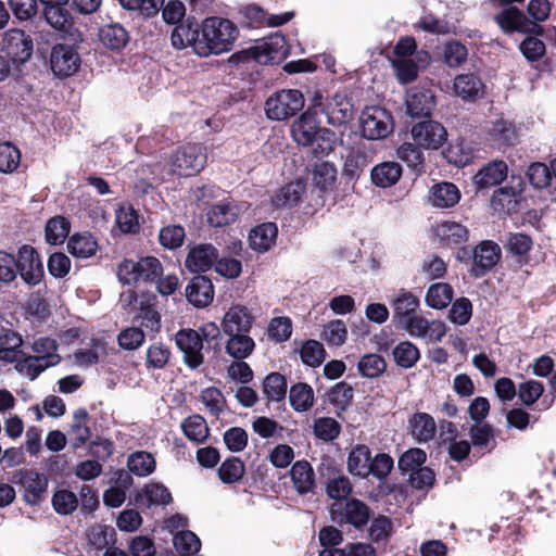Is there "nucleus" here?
Wrapping results in <instances>:
<instances>
[{"label":"nucleus","instance_id":"obj_1","mask_svg":"<svg viewBox=\"0 0 556 556\" xmlns=\"http://www.w3.org/2000/svg\"><path fill=\"white\" fill-rule=\"evenodd\" d=\"M238 36L239 29L230 20L219 16L206 17L200 24V41L195 45V54L205 58L228 52Z\"/></svg>","mask_w":556,"mask_h":556},{"label":"nucleus","instance_id":"obj_2","mask_svg":"<svg viewBox=\"0 0 556 556\" xmlns=\"http://www.w3.org/2000/svg\"><path fill=\"white\" fill-rule=\"evenodd\" d=\"M163 275V265L155 256L140 257L138 261L124 258L117 267V277L123 285L140 281L153 283Z\"/></svg>","mask_w":556,"mask_h":556},{"label":"nucleus","instance_id":"obj_3","mask_svg":"<svg viewBox=\"0 0 556 556\" xmlns=\"http://www.w3.org/2000/svg\"><path fill=\"white\" fill-rule=\"evenodd\" d=\"M313 104L319 102L317 111L326 116L327 124L339 127L348 124L354 118L355 108L353 100L344 92H336L331 97H326L320 92H315L311 100Z\"/></svg>","mask_w":556,"mask_h":556},{"label":"nucleus","instance_id":"obj_4","mask_svg":"<svg viewBox=\"0 0 556 556\" xmlns=\"http://www.w3.org/2000/svg\"><path fill=\"white\" fill-rule=\"evenodd\" d=\"M330 519L343 528L353 527L363 530L369 522L371 510L362 500L351 497L341 502H333L329 507Z\"/></svg>","mask_w":556,"mask_h":556},{"label":"nucleus","instance_id":"obj_5","mask_svg":"<svg viewBox=\"0 0 556 556\" xmlns=\"http://www.w3.org/2000/svg\"><path fill=\"white\" fill-rule=\"evenodd\" d=\"M11 482L20 488L27 505L39 506L48 497L49 478L35 469L21 468L14 471Z\"/></svg>","mask_w":556,"mask_h":556},{"label":"nucleus","instance_id":"obj_6","mask_svg":"<svg viewBox=\"0 0 556 556\" xmlns=\"http://www.w3.org/2000/svg\"><path fill=\"white\" fill-rule=\"evenodd\" d=\"M304 96L298 89H281L265 102L266 116L273 121H285L295 116L304 108Z\"/></svg>","mask_w":556,"mask_h":556},{"label":"nucleus","instance_id":"obj_7","mask_svg":"<svg viewBox=\"0 0 556 556\" xmlns=\"http://www.w3.org/2000/svg\"><path fill=\"white\" fill-rule=\"evenodd\" d=\"M525 190V179L520 175H511L505 186L494 190L490 200L491 207L500 214H516Z\"/></svg>","mask_w":556,"mask_h":556},{"label":"nucleus","instance_id":"obj_8","mask_svg":"<svg viewBox=\"0 0 556 556\" xmlns=\"http://www.w3.org/2000/svg\"><path fill=\"white\" fill-rule=\"evenodd\" d=\"M393 116L384 108L378 105L366 106L362 112L361 127L366 139H383L393 131Z\"/></svg>","mask_w":556,"mask_h":556},{"label":"nucleus","instance_id":"obj_9","mask_svg":"<svg viewBox=\"0 0 556 556\" xmlns=\"http://www.w3.org/2000/svg\"><path fill=\"white\" fill-rule=\"evenodd\" d=\"M206 161V149L200 143L181 146L172 157L174 172L185 177L200 173L205 167Z\"/></svg>","mask_w":556,"mask_h":556},{"label":"nucleus","instance_id":"obj_10","mask_svg":"<svg viewBox=\"0 0 556 556\" xmlns=\"http://www.w3.org/2000/svg\"><path fill=\"white\" fill-rule=\"evenodd\" d=\"M1 51L14 65L24 64L33 55V38L22 29H9L4 33Z\"/></svg>","mask_w":556,"mask_h":556},{"label":"nucleus","instance_id":"obj_11","mask_svg":"<svg viewBox=\"0 0 556 556\" xmlns=\"http://www.w3.org/2000/svg\"><path fill=\"white\" fill-rule=\"evenodd\" d=\"M413 140L426 150H439L447 141V130L431 117L422 118L412 126Z\"/></svg>","mask_w":556,"mask_h":556},{"label":"nucleus","instance_id":"obj_12","mask_svg":"<svg viewBox=\"0 0 556 556\" xmlns=\"http://www.w3.org/2000/svg\"><path fill=\"white\" fill-rule=\"evenodd\" d=\"M205 331V329H202ZM210 333L203 332L201 336L197 330L191 328L180 329L176 336V345L184 354L185 364L191 368L197 369L204 363L202 354L203 339L208 338Z\"/></svg>","mask_w":556,"mask_h":556},{"label":"nucleus","instance_id":"obj_13","mask_svg":"<svg viewBox=\"0 0 556 556\" xmlns=\"http://www.w3.org/2000/svg\"><path fill=\"white\" fill-rule=\"evenodd\" d=\"M15 258L17 273L26 285L34 287L42 281L45 277L43 264L34 247L23 244L18 248Z\"/></svg>","mask_w":556,"mask_h":556},{"label":"nucleus","instance_id":"obj_14","mask_svg":"<svg viewBox=\"0 0 556 556\" xmlns=\"http://www.w3.org/2000/svg\"><path fill=\"white\" fill-rule=\"evenodd\" d=\"M80 55L74 46L66 43L55 45L50 54V66L58 77H70L80 67Z\"/></svg>","mask_w":556,"mask_h":556},{"label":"nucleus","instance_id":"obj_15","mask_svg":"<svg viewBox=\"0 0 556 556\" xmlns=\"http://www.w3.org/2000/svg\"><path fill=\"white\" fill-rule=\"evenodd\" d=\"M406 113L413 118H428L437 106V98L431 88L415 86L407 91Z\"/></svg>","mask_w":556,"mask_h":556},{"label":"nucleus","instance_id":"obj_16","mask_svg":"<svg viewBox=\"0 0 556 556\" xmlns=\"http://www.w3.org/2000/svg\"><path fill=\"white\" fill-rule=\"evenodd\" d=\"M502 251L500 245L491 240L481 241L473 249V262L469 274L481 278L491 271L500 262Z\"/></svg>","mask_w":556,"mask_h":556},{"label":"nucleus","instance_id":"obj_17","mask_svg":"<svg viewBox=\"0 0 556 556\" xmlns=\"http://www.w3.org/2000/svg\"><path fill=\"white\" fill-rule=\"evenodd\" d=\"M317 105H319V102L313 104L311 101L306 111H304L292 124V137L294 141L301 146L306 147L313 144L317 134H319V130L321 129L319 128L320 122L317 118L319 114Z\"/></svg>","mask_w":556,"mask_h":556},{"label":"nucleus","instance_id":"obj_18","mask_svg":"<svg viewBox=\"0 0 556 556\" xmlns=\"http://www.w3.org/2000/svg\"><path fill=\"white\" fill-rule=\"evenodd\" d=\"M254 323L252 309L242 304H233L222 319V333H250Z\"/></svg>","mask_w":556,"mask_h":556},{"label":"nucleus","instance_id":"obj_19","mask_svg":"<svg viewBox=\"0 0 556 556\" xmlns=\"http://www.w3.org/2000/svg\"><path fill=\"white\" fill-rule=\"evenodd\" d=\"M157 296L152 292H141L139 305L135 307L134 321L151 332L161 330V314L157 311Z\"/></svg>","mask_w":556,"mask_h":556},{"label":"nucleus","instance_id":"obj_20","mask_svg":"<svg viewBox=\"0 0 556 556\" xmlns=\"http://www.w3.org/2000/svg\"><path fill=\"white\" fill-rule=\"evenodd\" d=\"M453 91L464 102L476 103L485 97L486 86L479 75L464 73L455 76Z\"/></svg>","mask_w":556,"mask_h":556},{"label":"nucleus","instance_id":"obj_21","mask_svg":"<svg viewBox=\"0 0 556 556\" xmlns=\"http://www.w3.org/2000/svg\"><path fill=\"white\" fill-rule=\"evenodd\" d=\"M219 256L218 250L212 243H200L191 247L187 254L185 266L191 273L210 270Z\"/></svg>","mask_w":556,"mask_h":556},{"label":"nucleus","instance_id":"obj_22","mask_svg":"<svg viewBox=\"0 0 556 556\" xmlns=\"http://www.w3.org/2000/svg\"><path fill=\"white\" fill-rule=\"evenodd\" d=\"M508 176V165L503 160H493L484 164L473 176L478 190L500 186Z\"/></svg>","mask_w":556,"mask_h":556},{"label":"nucleus","instance_id":"obj_23","mask_svg":"<svg viewBox=\"0 0 556 556\" xmlns=\"http://www.w3.org/2000/svg\"><path fill=\"white\" fill-rule=\"evenodd\" d=\"M186 298L195 307L208 306L214 299L212 280L204 275H195L186 287Z\"/></svg>","mask_w":556,"mask_h":556},{"label":"nucleus","instance_id":"obj_24","mask_svg":"<svg viewBox=\"0 0 556 556\" xmlns=\"http://www.w3.org/2000/svg\"><path fill=\"white\" fill-rule=\"evenodd\" d=\"M43 5V14L47 22L55 29L70 31L74 25V18L66 4L70 0H39Z\"/></svg>","mask_w":556,"mask_h":556},{"label":"nucleus","instance_id":"obj_25","mask_svg":"<svg viewBox=\"0 0 556 556\" xmlns=\"http://www.w3.org/2000/svg\"><path fill=\"white\" fill-rule=\"evenodd\" d=\"M507 254L516 260L519 266L529 264L533 239L523 232H508L503 242Z\"/></svg>","mask_w":556,"mask_h":556},{"label":"nucleus","instance_id":"obj_26","mask_svg":"<svg viewBox=\"0 0 556 556\" xmlns=\"http://www.w3.org/2000/svg\"><path fill=\"white\" fill-rule=\"evenodd\" d=\"M200 41V24L194 18L176 25L170 34V42L175 49L191 47L195 52V45Z\"/></svg>","mask_w":556,"mask_h":556},{"label":"nucleus","instance_id":"obj_27","mask_svg":"<svg viewBox=\"0 0 556 556\" xmlns=\"http://www.w3.org/2000/svg\"><path fill=\"white\" fill-rule=\"evenodd\" d=\"M434 235L444 247L456 248L467 242L468 229L456 222H441L434 227Z\"/></svg>","mask_w":556,"mask_h":556},{"label":"nucleus","instance_id":"obj_28","mask_svg":"<svg viewBox=\"0 0 556 556\" xmlns=\"http://www.w3.org/2000/svg\"><path fill=\"white\" fill-rule=\"evenodd\" d=\"M290 478L300 495H306L315 489V471L306 459L298 460L291 466Z\"/></svg>","mask_w":556,"mask_h":556},{"label":"nucleus","instance_id":"obj_29","mask_svg":"<svg viewBox=\"0 0 556 556\" xmlns=\"http://www.w3.org/2000/svg\"><path fill=\"white\" fill-rule=\"evenodd\" d=\"M494 22L504 34H522L528 16L517 7H508L494 15Z\"/></svg>","mask_w":556,"mask_h":556},{"label":"nucleus","instance_id":"obj_30","mask_svg":"<svg viewBox=\"0 0 556 556\" xmlns=\"http://www.w3.org/2000/svg\"><path fill=\"white\" fill-rule=\"evenodd\" d=\"M470 444L481 455L493 452L497 445L494 428L491 424H475L469 428Z\"/></svg>","mask_w":556,"mask_h":556},{"label":"nucleus","instance_id":"obj_31","mask_svg":"<svg viewBox=\"0 0 556 556\" xmlns=\"http://www.w3.org/2000/svg\"><path fill=\"white\" fill-rule=\"evenodd\" d=\"M277 236L278 228L275 223H263L250 231V247L260 253L267 252L275 245Z\"/></svg>","mask_w":556,"mask_h":556},{"label":"nucleus","instance_id":"obj_32","mask_svg":"<svg viewBox=\"0 0 556 556\" xmlns=\"http://www.w3.org/2000/svg\"><path fill=\"white\" fill-rule=\"evenodd\" d=\"M408 429L417 442L427 443L434 438L437 426L430 414L418 412L408 418Z\"/></svg>","mask_w":556,"mask_h":556},{"label":"nucleus","instance_id":"obj_33","mask_svg":"<svg viewBox=\"0 0 556 556\" xmlns=\"http://www.w3.org/2000/svg\"><path fill=\"white\" fill-rule=\"evenodd\" d=\"M403 168L400 163L387 161L377 164L370 170L371 182L380 188L394 186L402 177Z\"/></svg>","mask_w":556,"mask_h":556},{"label":"nucleus","instance_id":"obj_34","mask_svg":"<svg viewBox=\"0 0 556 556\" xmlns=\"http://www.w3.org/2000/svg\"><path fill=\"white\" fill-rule=\"evenodd\" d=\"M429 199L435 207L450 208L459 202L460 191L455 184L442 181L431 187Z\"/></svg>","mask_w":556,"mask_h":556},{"label":"nucleus","instance_id":"obj_35","mask_svg":"<svg viewBox=\"0 0 556 556\" xmlns=\"http://www.w3.org/2000/svg\"><path fill=\"white\" fill-rule=\"evenodd\" d=\"M172 501L169 490L162 483L147 484L135 496L136 504L146 508H150L152 505H168Z\"/></svg>","mask_w":556,"mask_h":556},{"label":"nucleus","instance_id":"obj_36","mask_svg":"<svg viewBox=\"0 0 556 556\" xmlns=\"http://www.w3.org/2000/svg\"><path fill=\"white\" fill-rule=\"evenodd\" d=\"M227 336L225 352L236 361L248 358L255 350V341L250 333H224Z\"/></svg>","mask_w":556,"mask_h":556},{"label":"nucleus","instance_id":"obj_37","mask_svg":"<svg viewBox=\"0 0 556 556\" xmlns=\"http://www.w3.org/2000/svg\"><path fill=\"white\" fill-rule=\"evenodd\" d=\"M371 451L366 444H356L352 447L348 456V471L359 478L370 476Z\"/></svg>","mask_w":556,"mask_h":556},{"label":"nucleus","instance_id":"obj_38","mask_svg":"<svg viewBox=\"0 0 556 556\" xmlns=\"http://www.w3.org/2000/svg\"><path fill=\"white\" fill-rule=\"evenodd\" d=\"M58 343L49 337H41L34 341L31 350L36 355H24L25 362H46L52 366H56L61 362V356L56 353Z\"/></svg>","mask_w":556,"mask_h":556},{"label":"nucleus","instance_id":"obj_39","mask_svg":"<svg viewBox=\"0 0 556 556\" xmlns=\"http://www.w3.org/2000/svg\"><path fill=\"white\" fill-rule=\"evenodd\" d=\"M490 137L498 148H506L513 147L518 142L519 132L513 121L500 117L492 123Z\"/></svg>","mask_w":556,"mask_h":556},{"label":"nucleus","instance_id":"obj_40","mask_svg":"<svg viewBox=\"0 0 556 556\" xmlns=\"http://www.w3.org/2000/svg\"><path fill=\"white\" fill-rule=\"evenodd\" d=\"M420 301L415 294L405 289H401L391 302V306L393 308V323L395 326L403 319L417 313Z\"/></svg>","mask_w":556,"mask_h":556},{"label":"nucleus","instance_id":"obj_41","mask_svg":"<svg viewBox=\"0 0 556 556\" xmlns=\"http://www.w3.org/2000/svg\"><path fill=\"white\" fill-rule=\"evenodd\" d=\"M98 250V242L90 232H76L68 238L67 251L75 257L88 258Z\"/></svg>","mask_w":556,"mask_h":556},{"label":"nucleus","instance_id":"obj_42","mask_svg":"<svg viewBox=\"0 0 556 556\" xmlns=\"http://www.w3.org/2000/svg\"><path fill=\"white\" fill-rule=\"evenodd\" d=\"M286 40L283 36L271 37L269 41L256 46L258 64H278L286 58Z\"/></svg>","mask_w":556,"mask_h":556},{"label":"nucleus","instance_id":"obj_43","mask_svg":"<svg viewBox=\"0 0 556 556\" xmlns=\"http://www.w3.org/2000/svg\"><path fill=\"white\" fill-rule=\"evenodd\" d=\"M262 390L268 403L283 402L288 390L287 379L280 372L273 371L263 379Z\"/></svg>","mask_w":556,"mask_h":556},{"label":"nucleus","instance_id":"obj_44","mask_svg":"<svg viewBox=\"0 0 556 556\" xmlns=\"http://www.w3.org/2000/svg\"><path fill=\"white\" fill-rule=\"evenodd\" d=\"M99 38L111 50H121L129 41L128 31L118 23L102 26L99 30Z\"/></svg>","mask_w":556,"mask_h":556},{"label":"nucleus","instance_id":"obj_45","mask_svg":"<svg viewBox=\"0 0 556 556\" xmlns=\"http://www.w3.org/2000/svg\"><path fill=\"white\" fill-rule=\"evenodd\" d=\"M71 231V222L67 217L56 215L48 219L45 227L46 241L51 245L62 244Z\"/></svg>","mask_w":556,"mask_h":556},{"label":"nucleus","instance_id":"obj_46","mask_svg":"<svg viewBox=\"0 0 556 556\" xmlns=\"http://www.w3.org/2000/svg\"><path fill=\"white\" fill-rule=\"evenodd\" d=\"M328 401L336 407V415L341 417L350 407L354 397L352 386L345 381L336 383L327 393Z\"/></svg>","mask_w":556,"mask_h":556},{"label":"nucleus","instance_id":"obj_47","mask_svg":"<svg viewBox=\"0 0 556 556\" xmlns=\"http://www.w3.org/2000/svg\"><path fill=\"white\" fill-rule=\"evenodd\" d=\"M422 147L414 142H403L396 150L399 159L407 164L416 174L425 172Z\"/></svg>","mask_w":556,"mask_h":556},{"label":"nucleus","instance_id":"obj_48","mask_svg":"<svg viewBox=\"0 0 556 556\" xmlns=\"http://www.w3.org/2000/svg\"><path fill=\"white\" fill-rule=\"evenodd\" d=\"M289 402L299 413L307 412L314 404V390L305 382H298L290 388Z\"/></svg>","mask_w":556,"mask_h":556},{"label":"nucleus","instance_id":"obj_49","mask_svg":"<svg viewBox=\"0 0 556 556\" xmlns=\"http://www.w3.org/2000/svg\"><path fill=\"white\" fill-rule=\"evenodd\" d=\"M106 355V342L102 338H92L90 349H79L74 353L77 364L85 367L98 364Z\"/></svg>","mask_w":556,"mask_h":556},{"label":"nucleus","instance_id":"obj_50","mask_svg":"<svg viewBox=\"0 0 556 556\" xmlns=\"http://www.w3.org/2000/svg\"><path fill=\"white\" fill-rule=\"evenodd\" d=\"M453 295L454 291L450 283L437 282L428 288L425 301L434 309H443L452 302Z\"/></svg>","mask_w":556,"mask_h":556},{"label":"nucleus","instance_id":"obj_51","mask_svg":"<svg viewBox=\"0 0 556 556\" xmlns=\"http://www.w3.org/2000/svg\"><path fill=\"white\" fill-rule=\"evenodd\" d=\"M304 189L305 186L299 180L287 184L274 195V206L282 208L296 205L302 198Z\"/></svg>","mask_w":556,"mask_h":556},{"label":"nucleus","instance_id":"obj_52","mask_svg":"<svg viewBox=\"0 0 556 556\" xmlns=\"http://www.w3.org/2000/svg\"><path fill=\"white\" fill-rule=\"evenodd\" d=\"M89 414L86 408L80 407L73 414V424L71 425V433L74 434V447H80L87 443L91 437V429L87 421Z\"/></svg>","mask_w":556,"mask_h":556},{"label":"nucleus","instance_id":"obj_53","mask_svg":"<svg viewBox=\"0 0 556 556\" xmlns=\"http://www.w3.org/2000/svg\"><path fill=\"white\" fill-rule=\"evenodd\" d=\"M312 180L321 191L332 188L337 180V168L330 162H316L312 170Z\"/></svg>","mask_w":556,"mask_h":556},{"label":"nucleus","instance_id":"obj_54","mask_svg":"<svg viewBox=\"0 0 556 556\" xmlns=\"http://www.w3.org/2000/svg\"><path fill=\"white\" fill-rule=\"evenodd\" d=\"M368 165V156L362 150H351L344 160L342 175L348 180H356Z\"/></svg>","mask_w":556,"mask_h":556},{"label":"nucleus","instance_id":"obj_55","mask_svg":"<svg viewBox=\"0 0 556 556\" xmlns=\"http://www.w3.org/2000/svg\"><path fill=\"white\" fill-rule=\"evenodd\" d=\"M155 459L153 455L146 451H137L128 456V470L138 476L147 477L155 470Z\"/></svg>","mask_w":556,"mask_h":556},{"label":"nucleus","instance_id":"obj_56","mask_svg":"<svg viewBox=\"0 0 556 556\" xmlns=\"http://www.w3.org/2000/svg\"><path fill=\"white\" fill-rule=\"evenodd\" d=\"M184 434L192 442L203 443L208 434L210 429L205 419L200 415H192L186 418L181 424Z\"/></svg>","mask_w":556,"mask_h":556},{"label":"nucleus","instance_id":"obj_57","mask_svg":"<svg viewBox=\"0 0 556 556\" xmlns=\"http://www.w3.org/2000/svg\"><path fill=\"white\" fill-rule=\"evenodd\" d=\"M245 472V465L241 458L230 456L226 458L218 468V478L223 483L232 484L240 481Z\"/></svg>","mask_w":556,"mask_h":556},{"label":"nucleus","instance_id":"obj_58","mask_svg":"<svg viewBox=\"0 0 556 556\" xmlns=\"http://www.w3.org/2000/svg\"><path fill=\"white\" fill-rule=\"evenodd\" d=\"M392 354L396 365L405 369L414 367L420 358L418 348L409 341L400 342Z\"/></svg>","mask_w":556,"mask_h":556},{"label":"nucleus","instance_id":"obj_59","mask_svg":"<svg viewBox=\"0 0 556 556\" xmlns=\"http://www.w3.org/2000/svg\"><path fill=\"white\" fill-rule=\"evenodd\" d=\"M341 430V425L331 417L316 418L313 424L314 435L324 442H331L339 438Z\"/></svg>","mask_w":556,"mask_h":556},{"label":"nucleus","instance_id":"obj_60","mask_svg":"<svg viewBox=\"0 0 556 556\" xmlns=\"http://www.w3.org/2000/svg\"><path fill=\"white\" fill-rule=\"evenodd\" d=\"M186 239V231L181 225H167L159 231V242L167 250H176L180 248Z\"/></svg>","mask_w":556,"mask_h":556},{"label":"nucleus","instance_id":"obj_61","mask_svg":"<svg viewBox=\"0 0 556 556\" xmlns=\"http://www.w3.org/2000/svg\"><path fill=\"white\" fill-rule=\"evenodd\" d=\"M237 214L229 203H216L207 212V222L213 227H224L233 223Z\"/></svg>","mask_w":556,"mask_h":556},{"label":"nucleus","instance_id":"obj_62","mask_svg":"<svg viewBox=\"0 0 556 556\" xmlns=\"http://www.w3.org/2000/svg\"><path fill=\"white\" fill-rule=\"evenodd\" d=\"M146 341V333L141 326L127 327L117 334L118 346L125 351H135Z\"/></svg>","mask_w":556,"mask_h":556},{"label":"nucleus","instance_id":"obj_63","mask_svg":"<svg viewBox=\"0 0 556 556\" xmlns=\"http://www.w3.org/2000/svg\"><path fill=\"white\" fill-rule=\"evenodd\" d=\"M174 546L180 556H192L200 551L201 542L192 531H181L174 536Z\"/></svg>","mask_w":556,"mask_h":556},{"label":"nucleus","instance_id":"obj_64","mask_svg":"<svg viewBox=\"0 0 556 556\" xmlns=\"http://www.w3.org/2000/svg\"><path fill=\"white\" fill-rule=\"evenodd\" d=\"M324 345L316 340H307L300 350L302 362L309 367H318L325 359Z\"/></svg>","mask_w":556,"mask_h":556}]
</instances>
